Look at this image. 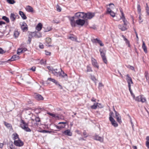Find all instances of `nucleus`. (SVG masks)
<instances>
[{"mask_svg": "<svg viewBox=\"0 0 149 149\" xmlns=\"http://www.w3.org/2000/svg\"><path fill=\"white\" fill-rule=\"evenodd\" d=\"M26 9L28 12H33V8L30 6H26Z\"/></svg>", "mask_w": 149, "mask_h": 149, "instance_id": "21", "label": "nucleus"}, {"mask_svg": "<svg viewBox=\"0 0 149 149\" xmlns=\"http://www.w3.org/2000/svg\"><path fill=\"white\" fill-rule=\"evenodd\" d=\"M48 80L51 81L53 83H54V82L55 81V79H52L51 78H48Z\"/></svg>", "mask_w": 149, "mask_h": 149, "instance_id": "53", "label": "nucleus"}, {"mask_svg": "<svg viewBox=\"0 0 149 149\" xmlns=\"http://www.w3.org/2000/svg\"><path fill=\"white\" fill-rule=\"evenodd\" d=\"M55 127H56L57 129H59V130L63 128V127H61L60 126H57V125H56L55 126Z\"/></svg>", "mask_w": 149, "mask_h": 149, "instance_id": "57", "label": "nucleus"}, {"mask_svg": "<svg viewBox=\"0 0 149 149\" xmlns=\"http://www.w3.org/2000/svg\"><path fill=\"white\" fill-rule=\"evenodd\" d=\"M52 72V73H53L54 75L56 76V77H58V76L61 77V73H60L59 72H57L56 71H54V70H53Z\"/></svg>", "mask_w": 149, "mask_h": 149, "instance_id": "23", "label": "nucleus"}, {"mask_svg": "<svg viewBox=\"0 0 149 149\" xmlns=\"http://www.w3.org/2000/svg\"><path fill=\"white\" fill-rule=\"evenodd\" d=\"M113 113L112 111L109 114V120H111L113 119H114L113 117L112 116L113 115Z\"/></svg>", "mask_w": 149, "mask_h": 149, "instance_id": "40", "label": "nucleus"}, {"mask_svg": "<svg viewBox=\"0 0 149 149\" xmlns=\"http://www.w3.org/2000/svg\"><path fill=\"white\" fill-rule=\"evenodd\" d=\"M60 22L59 21H55L54 20H53L52 21V23H56V24H57Z\"/></svg>", "mask_w": 149, "mask_h": 149, "instance_id": "59", "label": "nucleus"}, {"mask_svg": "<svg viewBox=\"0 0 149 149\" xmlns=\"http://www.w3.org/2000/svg\"><path fill=\"white\" fill-rule=\"evenodd\" d=\"M145 77H146L147 81L149 83V75L148 72L146 71L145 72Z\"/></svg>", "mask_w": 149, "mask_h": 149, "instance_id": "26", "label": "nucleus"}, {"mask_svg": "<svg viewBox=\"0 0 149 149\" xmlns=\"http://www.w3.org/2000/svg\"><path fill=\"white\" fill-rule=\"evenodd\" d=\"M60 73H61V76L62 77H67V75L65 73L64 71L62 70L61 71V72Z\"/></svg>", "mask_w": 149, "mask_h": 149, "instance_id": "42", "label": "nucleus"}, {"mask_svg": "<svg viewBox=\"0 0 149 149\" xmlns=\"http://www.w3.org/2000/svg\"><path fill=\"white\" fill-rule=\"evenodd\" d=\"M27 50V49L25 48H22L21 49L19 48L18 49L17 54L18 55H19L20 53L24 52Z\"/></svg>", "mask_w": 149, "mask_h": 149, "instance_id": "16", "label": "nucleus"}, {"mask_svg": "<svg viewBox=\"0 0 149 149\" xmlns=\"http://www.w3.org/2000/svg\"><path fill=\"white\" fill-rule=\"evenodd\" d=\"M2 19L5 20L7 23H8L9 22V20L8 18L6 16H3L2 17Z\"/></svg>", "mask_w": 149, "mask_h": 149, "instance_id": "35", "label": "nucleus"}, {"mask_svg": "<svg viewBox=\"0 0 149 149\" xmlns=\"http://www.w3.org/2000/svg\"><path fill=\"white\" fill-rule=\"evenodd\" d=\"M54 83H55L56 85L58 86V87H59L61 89H63V87H62V86L61 85L58 83V82L56 80H55V81L54 82Z\"/></svg>", "mask_w": 149, "mask_h": 149, "instance_id": "31", "label": "nucleus"}, {"mask_svg": "<svg viewBox=\"0 0 149 149\" xmlns=\"http://www.w3.org/2000/svg\"><path fill=\"white\" fill-rule=\"evenodd\" d=\"M12 136H13V139L15 140L17 139H19V135L16 133H15L13 134H12Z\"/></svg>", "mask_w": 149, "mask_h": 149, "instance_id": "27", "label": "nucleus"}, {"mask_svg": "<svg viewBox=\"0 0 149 149\" xmlns=\"http://www.w3.org/2000/svg\"><path fill=\"white\" fill-rule=\"evenodd\" d=\"M100 55L103 62L106 64H107V61L105 56L106 50L104 49H100L99 50Z\"/></svg>", "mask_w": 149, "mask_h": 149, "instance_id": "2", "label": "nucleus"}, {"mask_svg": "<svg viewBox=\"0 0 149 149\" xmlns=\"http://www.w3.org/2000/svg\"><path fill=\"white\" fill-rule=\"evenodd\" d=\"M35 98L38 100H43L44 99L42 96L39 94H36L35 95Z\"/></svg>", "mask_w": 149, "mask_h": 149, "instance_id": "14", "label": "nucleus"}, {"mask_svg": "<svg viewBox=\"0 0 149 149\" xmlns=\"http://www.w3.org/2000/svg\"><path fill=\"white\" fill-rule=\"evenodd\" d=\"M146 11L147 14V15H149V8L147 3H146Z\"/></svg>", "mask_w": 149, "mask_h": 149, "instance_id": "41", "label": "nucleus"}, {"mask_svg": "<svg viewBox=\"0 0 149 149\" xmlns=\"http://www.w3.org/2000/svg\"><path fill=\"white\" fill-rule=\"evenodd\" d=\"M94 139L96 140L99 141L101 142H102L103 141V139L102 138L96 135H95Z\"/></svg>", "mask_w": 149, "mask_h": 149, "instance_id": "17", "label": "nucleus"}, {"mask_svg": "<svg viewBox=\"0 0 149 149\" xmlns=\"http://www.w3.org/2000/svg\"><path fill=\"white\" fill-rule=\"evenodd\" d=\"M54 83H55L56 85L58 86V87H59L61 89H63V87H62V86L61 85L58 83V82L56 80H55V81L54 82Z\"/></svg>", "mask_w": 149, "mask_h": 149, "instance_id": "30", "label": "nucleus"}, {"mask_svg": "<svg viewBox=\"0 0 149 149\" xmlns=\"http://www.w3.org/2000/svg\"><path fill=\"white\" fill-rule=\"evenodd\" d=\"M120 12L121 13L122 15V17H121L120 18L121 19L123 20V21L124 23V25L125 26H127L128 23V22L127 21L125 17L123 12L122 10H120Z\"/></svg>", "mask_w": 149, "mask_h": 149, "instance_id": "8", "label": "nucleus"}, {"mask_svg": "<svg viewBox=\"0 0 149 149\" xmlns=\"http://www.w3.org/2000/svg\"><path fill=\"white\" fill-rule=\"evenodd\" d=\"M19 33L17 31H15L14 33V35L15 38L17 37L19 35Z\"/></svg>", "mask_w": 149, "mask_h": 149, "instance_id": "44", "label": "nucleus"}, {"mask_svg": "<svg viewBox=\"0 0 149 149\" xmlns=\"http://www.w3.org/2000/svg\"><path fill=\"white\" fill-rule=\"evenodd\" d=\"M146 146L147 148H149V141H146Z\"/></svg>", "mask_w": 149, "mask_h": 149, "instance_id": "63", "label": "nucleus"}, {"mask_svg": "<svg viewBox=\"0 0 149 149\" xmlns=\"http://www.w3.org/2000/svg\"><path fill=\"white\" fill-rule=\"evenodd\" d=\"M146 101V99L145 98L141 97L140 102H144Z\"/></svg>", "mask_w": 149, "mask_h": 149, "instance_id": "52", "label": "nucleus"}, {"mask_svg": "<svg viewBox=\"0 0 149 149\" xmlns=\"http://www.w3.org/2000/svg\"><path fill=\"white\" fill-rule=\"evenodd\" d=\"M42 27V25L41 23H39L37 26L36 29L37 30L39 31L41 30Z\"/></svg>", "mask_w": 149, "mask_h": 149, "instance_id": "25", "label": "nucleus"}, {"mask_svg": "<svg viewBox=\"0 0 149 149\" xmlns=\"http://www.w3.org/2000/svg\"><path fill=\"white\" fill-rule=\"evenodd\" d=\"M7 2L11 4H13L15 3L14 0H7Z\"/></svg>", "mask_w": 149, "mask_h": 149, "instance_id": "39", "label": "nucleus"}, {"mask_svg": "<svg viewBox=\"0 0 149 149\" xmlns=\"http://www.w3.org/2000/svg\"><path fill=\"white\" fill-rule=\"evenodd\" d=\"M61 9L59 6L57 5V8L56 10L60 12L61 11Z\"/></svg>", "mask_w": 149, "mask_h": 149, "instance_id": "55", "label": "nucleus"}, {"mask_svg": "<svg viewBox=\"0 0 149 149\" xmlns=\"http://www.w3.org/2000/svg\"><path fill=\"white\" fill-rule=\"evenodd\" d=\"M97 42L98 43L100 46H103L104 45V44L102 42V41L98 39Z\"/></svg>", "mask_w": 149, "mask_h": 149, "instance_id": "45", "label": "nucleus"}, {"mask_svg": "<svg viewBox=\"0 0 149 149\" xmlns=\"http://www.w3.org/2000/svg\"><path fill=\"white\" fill-rule=\"evenodd\" d=\"M19 14L21 16L22 19H26L27 17L24 13L22 11H20L19 12Z\"/></svg>", "mask_w": 149, "mask_h": 149, "instance_id": "19", "label": "nucleus"}, {"mask_svg": "<svg viewBox=\"0 0 149 149\" xmlns=\"http://www.w3.org/2000/svg\"><path fill=\"white\" fill-rule=\"evenodd\" d=\"M126 77H127L126 80L128 84V86H131V84H133L132 79L128 74H127Z\"/></svg>", "mask_w": 149, "mask_h": 149, "instance_id": "11", "label": "nucleus"}, {"mask_svg": "<svg viewBox=\"0 0 149 149\" xmlns=\"http://www.w3.org/2000/svg\"><path fill=\"white\" fill-rule=\"evenodd\" d=\"M34 37L36 38H39L42 36L41 34L38 31L34 32Z\"/></svg>", "mask_w": 149, "mask_h": 149, "instance_id": "20", "label": "nucleus"}, {"mask_svg": "<svg viewBox=\"0 0 149 149\" xmlns=\"http://www.w3.org/2000/svg\"><path fill=\"white\" fill-rule=\"evenodd\" d=\"M142 48L143 49L144 52L146 53L147 52V47L146 45L145 44L144 42H143V45H142Z\"/></svg>", "mask_w": 149, "mask_h": 149, "instance_id": "28", "label": "nucleus"}, {"mask_svg": "<svg viewBox=\"0 0 149 149\" xmlns=\"http://www.w3.org/2000/svg\"><path fill=\"white\" fill-rule=\"evenodd\" d=\"M137 8L138 12L139 13H140L141 12V8L139 4L137 5Z\"/></svg>", "mask_w": 149, "mask_h": 149, "instance_id": "49", "label": "nucleus"}, {"mask_svg": "<svg viewBox=\"0 0 149 149\" xmlns=\"http://www.w3.org/2000/svg\"><path fill=\"white\" fill-rule=\"evenodd\" d=\"M91 62L92 65L94 67L99 69V66L97 61L93 57H92L91 59Z\"/></svg>", "mask_w": 149, "mask_h": 149, "instance_id": "9", "label": "nucleus"}, {"mask_svg": "<svg viewBox=\"0 0 149 149\" xmlns=\"http://www.w3.org/2000/svg\"><path fill=\"white\" fill-rule=\"evenodd\" d=\"M47 113L49 115L52 116V117H54L55 118L59 117L58 116H56L55 114L52 113L50 112H48Z\"/></svg>", "mask_w": 149, "mask_h": 149, "instance_id": "37", "label": "nucleus"}, {"mask_svg": "<svg viewBox=\"0 0 149 149\" xmlns=\"http://www.w3.org/2000/svg\"><path fill=\"white\" fill-rule=\"evenodd\" d=\"M8 145H9L10 148V147L12 148L14 146L13 143L12 141L9 142L8 143Z\"/></svg>", "mask_w": 149, "mask_h": 149, "instance_id": "46", "label": "nucleus"}, {"mask_svg": "<svg viewBox=\"0 0 149 149\" xmlns=\"http://www.w3.org/2000/svg\"><path fill=\"white\" fill-rule=\"evenodd\" d=\"M109 14L113 17L115 16V13L112 10Z\"/></svg>", "mask_w": 149, "mask_h": 149, "instance_id": "48", "label": "nucleus"}, {"mask_svg": "<svg viewBox=\"0 0 149 149\" xmlns=\"http://www.w3.org/2000/svg\"><path fill=\"white\" fill-rule=\"evenodd\" d=\"M98 39L97 38L93 39H91V41L93 43H96L97 42Z\"/></svg>", "mask_w": 149, "mask_h": 149, "instance_id": "50", "label": "nucleus"}, {"mask_svg": "<svg viewBox=\"0 0 149 149\" xmlns=\"http://www.w3.org/2000/svg\"><path fill=\"white\" fill-rule=\"evenodd\" d=\"M111 11L110 8H107V13L109 14Z\"/></svg>", "mask_w": 149, "mask_h": 149, "instance_id": "56", "label": "nucleus"}, {"mask_svg": "<svg viewBox=\"0 0 149 149\" xmlns=\"http://www.w3.org/2000/svg\"><path fill=\"white\" fill-rule=\"evenodd\" d=\"M19 58V56L16 55H13L8 60L11 61H14Z\"/></svg>", "mask_w": 149, "mask_h": 149, "instance_id": "15", "label": "nucleus"}, {"mask_svg": "<svg viewBox=\"0 0 149 149\" xmlns=\"http://www.w3.org/2000/svg\"><path fill=\"white\" fill-rule=\"evenodd\" d=\"M84 16L85 19L87 18L88 19H90L95 16V14L91 12H88L87 13H84Z\"/></svg>", "mask_w": 149, "mask_h": 149, "instance_id": "5", "label": "nucleus"}, {"mask_svg": "<svg viewBox=\"0 0 149 149\" xmlns=\"http://www.w3.org/2000/svg\"><path fill=\"white\" fill-rule=\"evenodd\" d=\"M65 135L71 136L72 135V133L70 132V130L68 129L65 131L62 132Z\"/></svg>", "mask_w": 149, "mask_h": 149, "instance_id": "13", "label": "nucleus"}, {"mask_svg": "<svg viewBox=\"0 0 149 149\" xmlns=\"http://www.w3.org/2000/svg\"><path fill=\"white\" fill-rule=\"evenodd\" d=\"M141 98V97H140L139 96L137 97L135 99V100L136 101H137L138 102H140Z\"/></svg>", "mask_w": 149, "mask_h": 149, "instance_id": "54", "label": "nucleus"}, {"mask_svg": "<svg viewBox=\"0 0 149 149\" xmlns=\"http://www.w3.org/2000/svg\"><path fill=\"white\" fill-rule=\"evenodd\" d=\"M34 32L31 33L29 35L28 38H32L33 37H34Z\"/></svg>", "mask_w": 149, "mask_h": 149, "instance_id": "43", "label": "nucleus"}, {"mask_svg": "<svg viewBox=\"0 0 149 149\" xmlns=\"http://www.w3.org/2000/svg\"><path fill=\"white\" fill-rule=\"evenodd\" d=\"M52 29V28L50 27H47V29H46L45 30H44V32H47L50 31Z\"/></svg>", "mask_w": 149, "mask_h": 149, "instance_id": "47", "label": "nucleus"}, {"mask_svg": "<svg viewBox=\"0 0 149 149\" xmlns=\"http://www.w3.org/2000/svg\"><path fill=\"white\" fill-rule=\"evenodd\" d=\"M10 18L12 21H14L16 19V17L14 14L11 13L10 14Z\"/></svg>", "mask_w": 149, "mask_h": 149, "instance_id": "24", "label": "nucleus"}, {"mask_svg": "<svg viewBox=\"0 0 149 149\" xmlns=\"http://www.w3.org/2000/svg\"><path fill=\"white\" fill-rule=\"evenodd\" d=\"M69 39L74 41H76L77 40V38L76 36H70L69 37Z\"/></svg>", "mask_w": 149, "mask_h": 149, "instance_id": "38", "label": "nucleus"}, {"mask_svg": "<svg viewBox=\"0 0 149 149\" xmlns=\"http://www.w3.org/2000/svg\"><path fill=\"white\" fill-rule=\"evenodd\" d=\"M75 19H80L84 18L85 19L84 13V12H77L75 14Z\"/></svg>", "mask_w": 149, "mask_h": 149, "instance_id": "3", "label": "nucleus"}, {"mask_svg": "<svg viewBox=\"0 0 149 149\" xmlns=\"http://www.w3.org/2000/svg\"><path fill=\"white\" fill-rule=\"evenodd\" d=\"M70 21V23L71 26L72 27H75L76 26V22H75L74 19L75 18V17L73 16L71 17H70V16L68 17Z\"/></svg>", "mask_w": 149, "mask_h": 149, "instance_id": "7", "label": "nucleus"}, {"mask_svg": "<svg viewBox=\"0 0 149 149\" xmlns=\"http://www.w3.org/2000/svg\"><path fill=\"white\" fill-rule=\"evenodd\" d=\"M54 83H55L56 85L58 86V87H59L61 89H63V87H62V86L61 85L58 83V82L56 80H55V81L54 82Z\"/></svg>", "mask_w": 149, "mask_h": 149, "instance_id": "32", "label": "nucleus"}, {"mask_svg": "<svg viewBox=\"0 0 149 149\" xmlns=\"http://www.w3.org/2000/svg\"><path fill=\"white\" fill-rule=\"evenodd\" d=\"M39 47L40 49H43L44 48L43 45L42 43L40 44L39 45Z\"/></svg>", "mask_w": 149, "mask_h": 149, "instance_id": "61", "label": "nucleus"}, {"mask_svg": "<svg viewBox=\"0 0 149 149\" xmlns=\"http://www.w3.org/2000/svg\"><path fill=\"white\" fill-rule=\"evenodd\" d=\"M52 39L49 38H47L46 39V43L47 44H49L51 43Z\"/></svg>", "mask_w": 149, "mask_h": 149, "instance_id": "34", "label": "nucleus"}, {"mask_svg": "<svg viewBox=\"0 0 149 149\" xmlns=\"http://www.w3.org/2000/svg\"><path fill=\"white\" fill-rule=\"evenodd\" d=\"M47 68L49 70L51 71H52L53 70V68L51 67L50 66H47Z\"/></svg>", "mask_w": 149, "mask_h": 149, "instance_id": "58", "label": "nucleus"}, {"mask_svg": "<svg viewBox=\"0 0 149 149\" xmlns=\"http://www.w3.org/2000/svg\"><path fill=\"white\" fill-rule=\"evenodd\" d=\"M35 120L36 122H40V119L39 117H36L35 118Z\"/></svg>", "mask_w": 149, "mask_h": 149, "instance_id": "51", "label": "nucleus"}, {"mask_svg": "<svg viewBox=\"0 0 149 149\" xmlns=\"http://www.w3.org/2000/svg\"><path fill=\"white\" fill-rule=\"evenodd\" d=\"M3 50L0 47V54H3L4 53Z\"/></svg>", "mask_w": 149, "mask_h": 149, "instance_id": "64", "label": "nucleus"}, {"mask_svg": "<svg viewBox=\"0 0 149 149\" xmlns=\"http://www.w3.org/2000/svg\"><path fill=\"white\" fill-rule=\"evenodd\" d=\"M45 54L47 55H51V52L47 51V50H45Z\"/></svg>", "mask_w": 149, "mask_h": 149, "instance_id": "60", "label": "nucleus"}, {"mask_svg": "<svg viewBox=\"0 0 149 149\" xmlns=\"http://www.w3.org/2000/svg\"><path fill=\"white\" fill-rule=\"evenodd\" d=\"M112 125L115 127H117L118 126V124L117 122L115 121L114 119L111 120H110Z\"/></svg>", "mask_w": 149, "mask_h": 149, "instance_id": "22", "label": "nucleus"}, {"mask_svg": "<svg viewBox=\"0 0 149 149\" xmlns=\"http://www.w3.org/2000/svg\"><path fill=\"white\" fill-rule=\"evenodd\" d=\"M87 70H86V72H91L93 71L91 67H90L89 65H88L87 66Z\"/></svg>", "mask_w": 149, "mask_h": 149, "instance_id": "36", "label": "nucleus"}, {"mask_svg": "<svg viewBox=\"0 0 149 149\" xmlns=\"http://www.w3.org/2000/svg\"><path fill=\"white\" fill-rule=\"evenodd\" d=\"M36 68L35 67H33L30 69V70H32L33 71H35L36 70Z\"/></svg>", "mask_w": 149, "mask_h": 149, "instance_id": "62", "label": "nucleus"}, {"mask_svg": "<svg viewBox=\"0 0 149 149\" xmlns=\"http://www.w3.org/2000/svg\"><path fill=\"white\" fill-rule=\"evenodd\" d=\"M118 27L119 29H120L122 31H125L127 29L126 26L121 24H119L118 25Z\"/></svg>", "mask_w": 149, "mask_h": 149, "instance_id": "18", "label": "nucleus"}, {"mask_svg": "<svg viewBox=\"0 0 149 149\" xmlns=\"http://www.w3.org/2000/svg\"><path fill=\"white\" fill-rule=\"evenodd\" d=\"M113 110L115 112L116 118L117 119V120L118 122L120 123H122L121 120V117L119 113L117 112L115 110L114 108L113 109Z\"/></svg>", "mask_w": 149, "mask_h": 149, "instance_id": "6", "label": "nucleus"}, {"mask_svg": "<svg viewBox=\"0 0 149 149\" xmlns=\"http://www.w3.org/2000/svg\"><path fill=\"white\" fill-rule=\"evenodd\" d=\"M99 103H94V104L91 106V108L92 109H96L97 106H99L98 105Z\"/></svg>", "mask_w": 149, "mask_h": 149, "instance_id": "33", "label": "nucleus"}, {"mask_svg": "<svg viewBox=\"0 0 149 149\" xmlns=\"http://www.w3.org/2000/svg\"><path fill=\"white\" fill-rule=\"evenodd\" d=\"M20 127L27 132H30L31 131V130L28 127V123H26L22 119L20 120Z\"/></svg>", "mask_w": 149, "mask_h": 149, "instance_id": "1", "label": "nucleus"}, {"mask_svg": "<svg viewBox=\"0 0 149 149\" xmlns=\"http://www.w3.org/2000/svg\"><path fill=\"white\" fill-rule=\"evenodd\" d=\"M21 28L23 31H26L28 30V28L27 24L25 22H23L22 23V24L21 26Z\"/></svg>", "mask_w": 149, "mask_h": 149, "instance_id": "12", "label": "nucleus"}, {"mask_svg": "<svg viewBox=\"0 0 149 149\" xmlns=\"http://www.w3.org/2000/svg\"><path fill=\"white\" fill-rule=\"evenodd\" d=\"M14 144L16 146L19 147L22 146L24 144V142L20 139L17 140H15Z\"/></svg>", "mask_w": 149, "mask_h": 149, "instance_id": "4", "label": "nucleus"}, {"mask_svg": "<svg viewBox=\"0 0 149 149\" xmlns=\"http://www.w3.org/2000/svg\"><path fill=\"white\" fill-rule=\"evenodd\" d=\"M85 21L84 20L81 19H78L76 21V23L78 25L83 26L85 23Z\"/></svg>", "mask_w": 149, "mask_h": 149, "instance_id": "10", "label": "nucleus"}, {"mask_svg": "<svg viewBox=\"0 0 149 149\" xmlns=\"http://www.w3.org/2000/svg\"><path fill=\"white\" fill-rule=\"evenodd\" d=\"M4 123L5 126L7 128H11L12 127V126L10 124L5 121L4 122Z\"/></svg>", "mask_w": 149, "mask_h": 149, "instance_id": "29", "label": "nucleus"}]
</instances>
